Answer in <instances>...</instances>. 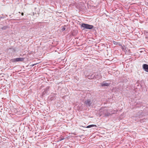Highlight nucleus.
<instances>
[{"instance_id": "obj_12", "label": "nucleus", "mask_w": 148, "mask_h": 148, "mask_svg": "<svg viewBox=\"0 0 148 148\" xmlns=\"http://www.w3.org/2000/svg\"><path fill=\"white\" fill-rule=\"evenodd\" d=\"M65 29V28L64 27H63L62 28V31H64Z\"/></svg>"}, {"instance_id": "obj_1", "label": "nucleus", "mask_w": 148, "mask_h": 148, "mask_svg": "<svg viewBox=\"0 0 148 148\" xmlns=\"http://www.w3.org/2000/svg\"><path fill=\"white\" fill-rule=\"evenodd\" d=\"M99 114L100 116L103 115L104 116H107L110 115L108 112V110L106 108H103L99 110Z\"/></svg>"}, {"instance_id": "obj_6", "label": "nucleus", "mask_w": 148, "mask_h": 148, "mask_svg": "<svg viewBox=\"0 0 148 148\" xmlns=\"http://www.w3.org/2000/svg\"><path fill=\"white\" fill-rule=\"evenodd\" d=\"M85 103L86 106H90L91 104V101L89 100L86 101Z\"/></svg>"}, {"instance_id": "obj_13", "label": "nucleus", "mask_w": 148, "mask_h": 148, "mask_svg": "<svg viewBox=\"0 0 148 148\" xmlns=\"http://www.w3.org/2000/svg\"><path fill=\"white\" fill-rule=\"evenodd\" d=\"M116 112H117V111H114V112H112L111 114H115V113H116Z\"/></svg>"}, {"instance_id": "obj_10", "label": "nucleus", "mask_w": 148, "mask_h": 148, "mask_svg": "<svg viewBox=\"0 0 148 148\" xmlns=\"http://www.w3.org/2000/svg\"><path fill=\"white\" fill-rule=\"evenodd\" d=\"M64 139V138H63V137H62V136H61V137H60L59 139L60 141H61Z\"/></svg>"}, {"instance_id": "obj_4", "label": "nucleus", "mask_w": 148, "mask_h": 148, "mask_svg": "<svg viewBox=\"0 0 148 148\" xmlns=\"http://www.w3.org/2000/svg\"><path fill=\"white\" fill-rule=\"evenodd\" d=\"M24 58H19L14 59L13 60V62H16L18 61H22L24 60Z\"/></svg>"}, {"instance_id": "obj_5", "label": "nucleus", "mask_w": 148, "mask_h": 148, "mask_svg": "<svg viewBox=\"0 0 148 148\" xmlns=\"http://www.w3.org/2000/svg\"><path fill=\"white\" fill-rule=\"evenodd\" d=\"M143 68L146 72H148V65L144 64L143 65Z\"/></svg>"}, {"instance_id": "obj_3", "label": "nucleus", "mask_w": 148, "mask_h": 148, "mask_svg": "<svg viewBox=\"0 0 148 148\" xmlns=\"http://www.w3.org/2000/svg\"><path fill=\"white\" fill-rule=\"evenodd\" d=\"M108 81L103 82L101 84V85L102 86H108L110 84V83H108Z\"/></svg>"}, {"instance_id": "obj_11", "label": "nucleus", "mask_w": 148, "mask_h": 148, "mask_svg": "<svg viewBox=\"0 0 148 148\" xmlns=\"http://www.w3.org/2000/svg\"><path fill=\"white\" fill-rule=\"evenodd\" d=\"M113 43L114 44L116 45H117L118 43V42H115L114 41H113Z\"/></svg>"}, {"instance_id": "obj_2", "label": "nucleus", "mask_w": 148, "mask_h": 148, "mask_svg": "<svg viewBox=\"0 0 148 148\" xmlns=\"http://www.w3.org/2000/svg\"><path fill=\"white\" fill-rule=\"evenodd\" d=\"M93 26L91 25H89L84 23H82L81 25V28H83V30L85 29H91L93 28Z\"/></svg>"}, {"instance_id": "obj_7", "label": "nucleus", "mask_w": 148, "mask_h": 148, "mask_svg": "<svg viewBox=\"0 0 148 148\" xmlns=\"http://www.w3.org/2000/svg\"><path fill=\"white\" fill-rule=\"evenodd\" d=\"M94 126L96 127V125H90L87 126L86 127L87 128H91V127H93Z\"/></svg>"}, {"instance_id": "obj_14", "label": "nucleus", "mask_w": 148, "mask_h": 148, "mask_svg": "<svg viewBox=\"0 0 148 148\" xmlns=\"http://www.w3.org/2000/svg\"><path fill=\"white\" fill-rule=\"evenodd\" d=\"M36 64H33L31 66H32H32H34Z\"/></svg>"}, {"instance_id": "obj_8", "label": "nucleus", "mask_w": 148, "mask_h": 148, "mask_svg": "<svg viewBox=\"0 0 148 148\" xmlns=\"http://www.w3.org/2000/svg\"><path fill=\"white\" fill-rule=\"evenodd\" d=\"M98 75V74L97 73H95L94 75H92V78H97V76Z\"/></svg>"}, {"instance_id": "obj_15", "label": "nucleus", "mask_w": 148, "mask_h": 148, "mask_svg": "<svg viewBox=\"0 0 148 148\" xmlns=\"http://www.w3.org/2000/svg\"><path fill=\"white\" fill-rule=\"evenodd\" d=\"M21 14L22 16H23V14H24V13L23 12H22L21 13Z\"/></svg>"}, {"instance_id": "obj_9", "label": "nucleus", "mask_w": 148, "mask_h": 148, "mask_svg": "<svg viewBox=\"0 0 148 148\" xmlns=\"http://www.w3.org/2000/svg\"><path fill=\"white\" fill-rule=\"evenodd\" d=\"M8 27L7 26H4L2 27L1 29H2L5 30Z\"/></svg>"}]
</instances>
